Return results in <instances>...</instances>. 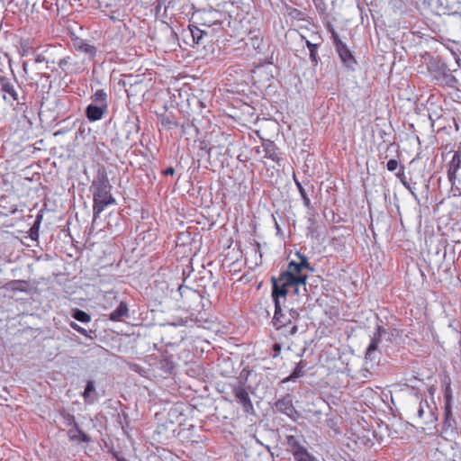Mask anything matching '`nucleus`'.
I'll list each match as a JSON object with an SVG mask.
<instances>
[{
	"label": "nucleus",
	"instance_id": "15",
	"mask_svg": "<svg viewBox=\"0 0 461 461\" xmlns=\"http://www.w3.org/2000/svg\"><path fill=\"white\" fill-rule=\"evenodd\" d=\"M0 86L5 94H7L13 101H18L19 96L14 84L6 77H0Z\"/></svg>",
	"mask_w": 461,
	"mask_h": 461
},
{
	"label": "nucleus",
	"instance_id": "6",
	"mask_svg": "<svg viewBox=\"0 0 461 461\" xmlns=\"http://www.w3.org/2000/svg\"><path fill=\"white\" fill-rule=\"evenodd\" d=\"M246 46L249 50H253L256 54L265 55L270 48V41L266 38L260 30L249 31Z\"/></svg>",
	"mask_w": 461,
	"mask_h": 461
},
{
	"label": "nucleus",
	"instance_id": "28",
	"mask_svg": "<svg viewBox=\"0 0 461 461\" xmlns=\"http://www.w3.org/2000/svg\"><path fill=\"white\" fill-rule=\"evenodd\" d=\"M296 185L298 187V190L300 192V194L303 200V203L306 207H310V204H311V201H310V198L308 197L304 188L303 187V185L296 181Z\"/></svg>",
	"mask_w": 461,
	"mask_h": 461
},
{
	"label": "nucleus",
	"instance_id": "36",
	"mask_svg": "<svg viewBox=\"0 0 461 461\" xmlns=\"http://www.w3.org/2000/svg\"><path fill=\"white\" fill-rule=\"evenodd\" d=\"M175 173V169L172 167H168L163 171L164 175H173Z\"/></svg>",
	"mask_w": 461,
	"mask_h": 461
},
{
	"label": "nucleus",
	"instance_id": "10",
	"mask_svg": "<svg viewBox=\"0 0 461 461\" xmlns=\"http://www.w3.org/2000/svg\"><path fill=\"white\" fill-rule=\"evenodd\" d=\"M188 36L191 38L192 43L186 41V43L192 45V46H199L203 45L204 41L203 39L208 37V32L199 28L197 25L194 24H189L188 25V31H187Z\"/></svg>",
	"mask_w": 461,
	"mask_h": 461
},
{
	"label": "nucleus",
	"instance_id": "38",
	"mask_svg": "<svg viewBox=\"0 0 461 461\" xmlns=\"http://www.w3.org/2000/svg\"><path fill=\"white\" fill-rule=\"evenodd\" d=\"M44 60V57H42L41 55H38L36 58H35V62L37 63H41Z\"/></svg>",
	"mask_w": 461,
	"mask_h": 461
},
{
	"label": "nucleus",
	"instance_id": "18",
	"mask_svg": "<svg viewBox=\"0 0 461 461\" xmlns=\"http://www.w3.org/2000/svg\"><path fill=\"white\" fill-rule=\"evenodd\" d=\"M287 445L290 447L291 452L293 455L298 454L300 451H303L305 449V447L299 442L297 438L294 435L287 436Z\"/></svg>",
	"mask_w": 461,
	"mask_h": 461
},
{
	"label": "nucleus",
	"instance_id": "41",
	"mask_svg": "<svg viewBox=\"0 0 461 461\" xmlns=\"http://www.w3.org/2000/svg\"><path fill=\"white\" fill-rule=\"evenodd\" d=\"M256 151H257L258 153H260V149H259V148H257V149H256Z\"/></svg>",
	"mask_w": 461,
	"mask_h": 461
},
{
	"label": "nucleus",
	"instance_id": "16",
	"mask_svg": "<svg viewBox=\"0 0 461 461\" xmlns=\"http://www.w3.org/2000/svg\"><path fill=\"white\" fill-rule=\"evenodd\" d=\"M129 316V306L128 303L124 301H122L117 308L113 311L110 315L109 319L112 321L117 322L122 321L123 318H126Z\"/></svg>",
	"mask_w": 461,
	"mask_h": 461
},
{
	"label": "nucleus",
	"instance_id": "32",
	"mask_svg": "<svg viewBox=\"0 0 461 461\" xmlns=\"http://www.w3.org/2000/svg\"><path fill=\"white\" fill-rule=\"evenodd\" d=\"M397 176L401 179L402 185L409 190H411V186L408 182L405 180L404 176V167H402V169L397 173Z\"/></svg>",
	"mask_w": 461,
	"mask_h": 461
},
{
	"label": "nucleus",
	"instance_id": "26",
	"mask_svg": "<svg viewBox=\"0 0 461 461\" xmlns=\"http://www.w3.org/2000/svg\"><path fill=\"white\" fill-rule=\"evenodd\" d=\"M77 49L86 54H88L91 57H94L95 55L96 50L94 46L82 42L80 45H78Z\"/></svg>",
	"mask_w": 461,
	"mask_h": 461
},
{
	"label": "nucleus",
	"instance_id": "37",
	"mask_svg": "<svg viewBox=\"0 0 461 461\" xmlns=\"http://www.w3.org/2000/svg\"><path fill=\"white\" fill-rule=\"evenodd\" d=\"M183 290H187V291H189V292H191V293L194 294V291H192V290H191V289H189L188 287H185V286H184V285H180V286L178 287V291H179V293H180L181 294H183Z\"/></svg>",
	"mask_w": 461,
	"mask_h": 461
},
{
	"label": "nucleus",
	"instance_id": "17",
	"mask_svg": "<svg viewBox=\"0 0 461 461\" xmlns=\"http://www.w3.org/2000/svg\"><path fill=\"white\" fill-rule=\"evenodd\" d=\"M75 428H76L75 430L70 429L68 431V437H69L70 440H72V441L77 440V441H82V442H89L90 441L89 437L85 432H83L78 428V426L77 424L75 425Z\"/></svg>",
	"mask_w": 461,
	"mask_h": 461
},
{
	"label": "nucleus",
	"instance_id": "20",
	"mask_svg": "<svg viewBox=\"0 0 461 461\" xmlns=\"http://www.w3.org/2000/svg\"><path fill=\"white\" fill-rule=\"evenodd\" d=\"M91 99L94 103H97L100 105H108L107 94L104 89L96 90L95 93L91 96Z\"/></svg>",
	"mask_w": 461,
	"mask_h": 461
},
{
	"label": "nucleus",
	"instance_id": "2",
	"mask_svg": "<svg viewBox=\"0 0 461 461\" xmlns=\"http://www.w3.org/2000/svg\"><path fill=\"white\" fill-rule=\"evenodd\" d=\"M112 185L106 173H99L92 182L90 191L93 194V215L94 219L99 218L104 209L115 204L116 200L112 194Z\"/></svg>",
	"mask_w": 461,
	"mask_h": 461
},
{
	"label": "nucleus",
	"instance_id": "42",
	"mask_svg": "<svg viewBox=\"0 0 461 461\" xmlns=\"http://www.w3.org/2000/svg\"><path fill=\"white\" fill-rule=\"evenodd\" d=\"M118 460H119V461H126V460H125V459H123V458H119Z\"/></svg>",
	"mask_w": 461,
	"mask_h": 461
},
{
	"label": "nucleus",
	"instance_id": "31",
	"mask_svg": "<svg viewBox=\"0 0 461 461\" xmlns=\"http://www.w3.org/2000/svg\"><path fill=\"white\" fill-rule=\"evenodd\" d=\"M70 327L73 330H75L76 331H77L78 333H80L86 337H89L87 330L86 329H84L83 327H81L80 325H78L77 323L71 321Z\"/></svg>",
	"mask_w": 461,
	"mask_h": 461
},
{
	"label": "nucleus",
	"instance_id": "24",
	"mask_svg": "<svg viewBox=\"0 0 461 461\" xmlns=\"http://www.w3.org/2000/svg\"><path fill=\"white\" fill-rule=\"evenodd\" d=\"M9 285L13 291H27L28 283L24 280H14L9 283Z\"/></svg>",
	"mask_w": 461,
	"mask_h": 461
},
{
	"label": "nucleus",
	"instance_id": "27",
	"mask_svg": "<svg viewBox=\"0 0 461 461\" xmlns=\"http://www.w3.org/2000/svg\"><path fill=\"white\" fill-rule=\"evenodd\" d=\"M33 51V48L29 46L26 41H22L18 48V52L22 57L27 56L29 53Z\"/></svg>",
	"mask_w": 461,
	"mask_h": 461
},
{
	"label": "nucleus",
	"instance_id": "4",
	"mask_svg": "<svg viewBox=\"0 0 461 461\" xmlns=\"http://www.w3.org/2000/svg\"><path fill=\"white\" fill-rule=\"evenodd\" d=\"M329 32L331 34L333 44L342 63L345 65V67L353 70L354 66L357 64V59L354 57L352 51L348 49L346 43L341 41L339 33L332 26L329 27Z\"/></svg>",
	"mask_w": 461,
	"mask_h": 461
},
{
	"label": "nucleus",
	"instance_id": "25",
	"mask_svg": "<svg viewBox=\"0 0 461 461\" xmlns=\"http://www.w3.org/2000/svg\"><path fill=\"white\" fill-rule=\"evenodd\" d=\"M294 456L295 461H314V457L308 452L306 448L303 451H300Z\"/></svg>",
	"mask_w": 461,
	"mask_h": 461
},
{
	"label": "nucleus",
	"instance_id": "40",
	"mask_svg": "<svg viewBox=\"0 0 461 461\" xmlns=\"http://www.w3.org/2000/svg\"><path fill=\"white\" fill-rule=\"evenodd\" d=\"M312 41H311L315 42V32L312 34Z\"/></svg>",
	"mask_w": 461,
	"mask_h": 461
},
{
	"label": "nucleus",
	"instance_id": "11",
	"mask_svg": "<svg viewBox=\"0 0 461 461\" xmlns=\"http://www.w3.org/2000/svg\"><path fill=\"white\" fill-rule=\"evenodd\" d=\"M416 416L425 424L433 422L437 419L431 411L427 400H422L420 402L419 406L416 409Z\"/></svg>",
	"mask_w": 461,
	"mask_h": 461
},
{
	"label": "nucleus",
	"instance_id": "3",
	"mask_svg": "<svg viewBox=\"0 0 461 461\" xmlns=\"http://www.w3.org/2000/svg\"><path fill=\"white\" fill-rule=\"evenodd\" d=\"M275 302V314L273 318V324L276 330L285 337L294 336L298 331L297 321L299 319V312L295 309H287L281 307V298L285 299L282 295L272 294Z\"/></svg>",
	"mask_w": 461,
	"mask_h": 461
},
{
	"label": "nucleus",
	"instance_id": "19",
	"mask_svg": "<svg viewBox=\"0 0 461 461\" xmlns=\"http://www.w3.org/2000/svg\"><path fill=\"white\" fill-rule=\"evenodd\" d=\"M455 424V420L452 413V403L446 402L444 405V425L452 427Z\"/></svg>",
	"mask_w": 461,
	"mask_h": 461
},
{
	"label": "nucleus",
	"instance_id": "7",
	"mask_svg": "<svg viewBox=\"0 0 461 461\" xmlns=\"http://www.w3.org/2000/svg\"><path fill=\"white\" fill-rule=\"evenodd\" d=\"M275 406L277 411L285 414L292 420H295L298 416V412L294 407L292 398L289 394L276 401Z\"/></svg>",
	"mask_w": 461,
	"mask_h": 461
},
{
	"label": "nucleus",
	"instance_id": "29",
	"mask_svg": "<svg viewBox=\"0 0 461 461\" xmlns=\"http://www.w3.org/2000/svg\"><path fill=\"white\" fill-rule=\"evenodd\" d=\"M95 384H94V382L92 381H88L86 383V388H85V391L83 393V397L85 399L86 402H87V399L90 397L91 393L93 392H95Z\"/></svg>",
	"mask_w": 461,
	"mask_h": 461
},
{
	"label": "nucleus",
	"instance_id": "13",
	"mask_svg": "<svg viewBox=\"0 0 461 461\" xmlns=\"http://www.w3.org/2000/svg\"><path fill=\"white\" fill-rule=\"evenodd\" d=\"M108 105L89 104L86 109V116L90 122H96L103 118L107 111Z\"/></svg>",
	"mask_w": 461,
	"mask_h": 461
},
{
	"label": "nucleus",
	"instance_id": "5",
	"mask_svg": "<svg viewBox=\"0 0 461 461\" xmlns=\"http://www.w3.org/2000/svg\"><path fill=\"white\" fill-rule=\"evenodd\" d=\"M383 333H384L383 327L377 326L366 350L365 362L366 366L370 365V367L379 364L381 353L378 350V347L381 343Z\"/></svg>",
	"mask_w": 461,
	"mask_h": 461
},
{
	"label": "nucleus",
	"instance_id": "35",
	"mask_svg": "<svg viewBox=\"0 0 461 461\" xmlns=\"http://www.w3.org/2000/svg\"><path fill=\"white\" fill-rule=\"evenodd\" d=\"M273 351H274V354H273V357H277L280 354V351H281V345L278 344V343H276L274 344L273 346Z\"/></svg>",
	"mask_w": 461,
	"mask_h": 461
},
{
	"label": "nucleus",
	"instance_id": "12",
	"mask_svg": "<svg viewBox=\"0 0 461 461\" xmlns=\"http://www.w3.org/2000/svg\"><path fill=\"white\" fill-rule=\"evenodd\" d=\"M302 39L305 41V44L310 51V59L314 65L318 63V48L322 42V37L320 32H315V42L307 40L305 36L302 35Z\"/></svg>",
	"mask_w": 461,
	"mask_h": 461
},
{
	"label": "nucleus",
	"instance_id": "22",
	"mask_svg": "<svg viewBox=\"0 0 461 461\" xmlns=\"http://www.w3.org/2000/svg\"><path fill=\"white\" fill-rule=\"evenodd\" d=\"M72 317L76 319L77 321L84 323H88L91 321V316L87 312L76 309L73 313Z\"/></svg>",
	"mask_w": 461,
	"mask_h": 461
},
{
	"label": "nucleus",
	"instance_id": "14",
	"mask_svg": "<svg viewBox=\"0 0 461 461\" xmlns=\"http://www.w3.org/2000/svg\"><path fill=\"white\" fill-rule=\"evenodd\" d=\"M263 150L265 152L264 158L271 159L276 163H279L282 159L280 152L276 145L270 140L263 142Z\"/></svg>",
	"mask_w": 461,
	"mask_h": 461
},
{
	"label": "nucleus",
	"instance_id": "1",
	"mask_svg": "<svg viewBox=\"0 0 461 461\" xmlns=\"http://www.w3.org/2000/svg\"><path fill=\"white\" fill-rule=\"evenodd\" d=\"M305 268H310L309 263L305 258H302L301 262L291 261L288 264L287 269L280 274L278 280H273L272 294L282 295L285 298L290 287L294 288V293L299 294V286L303 285L305 289V284L308 278V274L304 272Z\"/></svg>",
	"mask_w": 461,
	"mask_h": 461
},
{
	"label": "nucleus",
	"instance_id": "33",
	"mask_svg": "<svg viewBox=\"0 0 461 461\" xmlns=\"http://www.w3.org/2000/svg\"><path fill=\"white\" fill-rule=\"evenodd\" d=\"M399 164L396 159H390L386 164V167L389 171H394L398 167Z\"/></svg>",
	"mask_w": 461,
	"mask_h": 461
},
{
	"label": "nucleus",
	"instance_id": "30",
	"mask_svg": "<svg viewBox=\"0 0 461 461\" xmlns=\"http://www.w3.org/2000/svg\"><path fill=\"white\" fill-rule=\"evenodd\" d=\"M70 57L63 58L59 61V67L67 73L69 69L68 66L70 65Z\"/></svg>",
	"mask_w": 461,
	"mask_h": 461
},
{
	"label": "nucleus",
	"instance_id": "21",
	"mask_svg": "<svg viewBox=\"0 0 461 461\" xmlns=\"http://www.w3.org/2000/svg\"><path fill=\"white\" fill-rule=\"evenodd\" d=\"M303 366L302 365V362H299L296 366L294 367V369L293 370L292 374L285 378L283 380V383H285V382H288V381H294L295 379L303 376Z\"/></svg>",
	"mask_w": 461,
	"mask_h": 461
},
{
	"label": "nucleus",
	"instance_id": "34",
	"mask_svg": "<svg viewBox=\"0 0 461 461\" xmlns=\"http://www.w3.org/2000/svg\"><path fill=\"white\" fill-rule=\"evenodd\" d=\"M228 71H229L230 75H231L232 72L237 73V74L238 73H240V74L243 73V69H242L241 66H240V65H234V66L229 67Z\"/></svg>",
	"mask_w": 461,
	"mask_h": 461
},
{
	"label": "nucleus",
	"instance_id": "9",
	"mask_svg": "<svg viewBox=\"0 0 461 461\" xmlns=\"http://www.w3.org/2000/svg\"><path fill=\"white\" fill-rule=\"evenodd\" d=\"M461 168V153L456 151L447 165V179L453 187L457 178V172Z\"/></svg>",
	"mask_w": 461,
	"mask_h": 461
},
{
	"label": "nucleus",
	"instance_id": "8",
	"mask_svg": "<svg viewBox=\"0 0 461 461\" xmlns=\"http://www.w3.org/2000/svg\"><path fill=\"white\" fill-rule=\"evenodd\" d=\"M235 399L242 405L243 411L249 413L254 410L253 403L250 400L248 391L243 386H237L233 390Z\"/></svg>",
	"mask_w": 461,
	"mask_h": 461
},
{
	"label": "nucleus",
	"instance_id": "39",
	"mask_svg": "<svg viewBox=\"0 0 461 461\" xmlns=\"http://www.w3.org/2000/svg\"><path fill=\"white\" fill-rule=\"evenodd\" d=\"M23 70L25 74L28 73V63L26 61L23 63Z\"/></svg>",
	"mask_w": 461,
	"mask_h": 461
},
{
	"label": "nucleus",
	"instance_id": "23",
	"mask_svg": "<svg viewBox=\"0 0 461 461\" xmlns=\"http://www.w3.org/2000/svg\"><path fill=\"white\" fill-rule=\"evenodd\" d=\"M452 390H451V384H450V378L448 376H446V379L444 381V401L446 402L452 403Z\"/></svg>",
	"mask_w": 461,
	"mask_h": 461
}]
</instances>
